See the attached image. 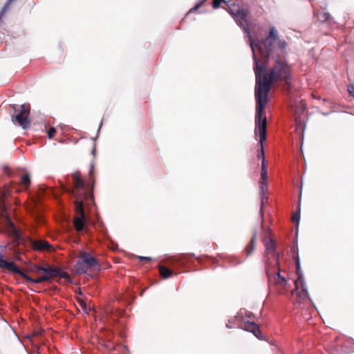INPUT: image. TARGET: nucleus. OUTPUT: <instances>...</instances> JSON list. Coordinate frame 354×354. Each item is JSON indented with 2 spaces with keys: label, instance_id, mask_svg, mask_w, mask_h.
<instances>
[{
  "label": "nucleus",
  "instance_id": "1",
  "mask_svg": "<svg viewBox=\"0 0 354 354\" xmlns=\"http://www.w3.org/2000/svg\"><path fill=\"white\" fill-rule=\"evenodd\" d=\"M249 37L255 62V120L259 122L264 120L263 113L272 86L283 82L286 89L291 86L292 66L281 53L286 48L287 43L279 38L274 27L270 28L268 35L261 42L252 40L250 35Z\"/></svg>",
  "mask_w": 354,
  "mask_h": 354
},
{
  "label": "nucleus",
  "instance_id": "2",
  "mask_svg": "<svg viewBox=\"0 0 354 354\" xmlns=\"http://www.w3.org/2000/svg\"><path fill=\"white\" fill-rule=\"evenodd\" d=\"M297 279L289 277V274L281 267H269L266 270L270 285L279 294L296 295L297 301L300 302L308 297L307 287L300 274L301 267H296Z\"/></svg>",
  "mask_w": 354,
  "mask_h": 354
},
{
  "label": "nucleus",
  "instance_id": "3",
  "mask_svg": "<svg viewBox=\"0 0 354 354\" xmlns=\"http://www.w3.org/2000/svg\"><path fill=\"white\" fill-rule=\"evenodd\" d=\"M12 274H19L26 281L27 284L52 283L57 281L64 283L72 282L68 272L60 269L61 267H3Z\"/></svg>",
  "mask_w": 354,
  "mask_h": 354
},
{
  "label": "nucleus",
  "instance_id": "4",
  "mask_svg": "<svg viewBox=\"0 0 354 354\" xmlns=\"http://www.w3.org/2000/svg\"><path fill=\"white\" fill-rule=\"evenodd\" d=\"M74 188L72 190L64 189L66 192H71L75 197V206L76 216L74 218L75 230L80 232L83 230L86 221L84 212V204L91 201L93 198V194L86 187L84 180L81 178L80 171H75L72 174Z\"/></svg>",
  "mask_w": 354,
  "mask_h": 354
},
{
  "label": "nucleus",
  "instance_id": "5",
  "mask_svg": "<svg viewBox=\"0 0 354 354\" xmlns=\"http://www.w3.org/2000/svg\"><path fill=\"white\" fill-rule=\"evenodd\" d=\"M267 118L264 117L263 120H260L259 122H257V120H255V129L254 133L255 136L259 135L260 137V145L261 149L259 153L257 155L259 158L261 159V207L263 206L265 201H268V197L266 196V192L268 189V186L266 184V180L268 179L267 170L266 167V161H265V152L263 149V142L266 140L267 138Z\"/></svg>",
  "mask_w": 354,
  "mask_h": 354
},
{
  "label": "nucleus",
  "instance_id": "6",
  "mask_svg": "<svg viewBox=\"0 0 354 354\" xmlns=\"http://www.w3.org/2000/svg\"><path fill=\"white\" fill-rule=\"evenodd\" d=\"M266 248V257L269 264L279 266V254L276 252V243L271 238H266L263 240Z\"/></svg>",
  "mask_w": 354,
  "mask_h": 354
},
{
  "label": "nucleus",
  "instance_id": "7",
  "mask_svg": "<svg viewBox=\"0 0 354 354\" xmlns=\"http://www.w3.org/2000/svg\"><path fill=\"white\" fill-rule=\"evenodd\" d=\"M95 259L89 253L82 252L78 257L77 266H97Z\"/></svg>",
  "mask_w": 354,
  "mask_h": 354
},
{
  "label": "nucleus",
  "instance_id": "8",
  "mask_svg": "<svg viewBox=\"0 0 354 354\" xmlns=\"http://www.w3.org/2000/svg\"><path fill=\"white\" fill-rule=\"evenodd\" d=\"M248 10H245L243 8H241V11L238 13L237 15L234 18L235 21H236L237 24L242 27L245 31L248 32V21H247V17H248Z\"/></svg>",
  "mask_w": 354,
  "mask_h": 354
},
{
  "label": "nucleus",
  "instance_id": "9",
  "mask_svg": "<svg viewBox=\"0 0 354 354\" xmlns=\"http://www.w3.org/2000/svg\"><path fill=\"white\" fill-rule=\"evenodd\" d=\"M29 115H23V113H19L12 121L19 124L24 129H27L30 126V120L28 118Z\"/></svg>",
  "mask_w": 354,
  "mask_h": 354
},
{
  "label": "nucleus",
  "instance_id": "10",
  "mask_svg": "<svg viewBox=\"0 0 354 354\" xmlns=\"http://www.w3.org/2000/svg\"><path fill=\"white\" fill-rule=\"evenodd\" d=\"M11 227H12V238L14 239L13 243L8 244L6 248H7L8 250H13L15 252H16L15 248L18 245L21 239L20 238V235L19 232L17 230V229L15 227L14 225L11 223L10 221H9Z\"/></svg>",
  "mask_w": 354,
  "mask_h": 354
},
{
  "label": "nucleus",
  "instance_id": "11",
  "mask_svg": "<svg viewBox=\"0 0 354 354\" xmlns=\"http://www.w3.org/2000/svg\"><path fill=\"white\" fill-rule=\"evenodd\" d=\"M31 247L35 250H47L50 248V245L48 242L42 240H30Z\"/></svg>",
  "mask_w": 354,
  "mask_h": 354
},
{
  "label": "nucleus",
  "instance_id": "12",
  "mask_svg": "<svg viewBox=\"0 0 354 354\" xmlns=\"http://www.w3.org/2000/svg\"><path fill=\"white\" fill-rule=\"evenodd\" d=\"M257 242V232L254 231L249 244L245 248L244 252L247 256L251 254L255 249Z\"/></svg>",
  "mask_w": 354,
  "mask_h": 354
},
{
  "label": "nucleus",
  "instance_id": "13",
  "mask_svg": "<svg viewBox=\"0 0 354 354\" xmlns=\"http://www.w3.org/2000/svg\"><path fill=\"white\" fill-rule=\"evenodd\" d=\"M223 8L228 10L229 13L232 16L233 18L236 17L241 11V9L239 6L233 3L231 4L230 2L228 3V6H223Z\"/></svg>",
  "mask_w": 354,
  "mask_h": 354
},
{
  "label": "nucleus",
  "instance_id": "14",
  "mask_svg": "<svg viewBox=\"0 0 354 354\" xmlns=\"http://www.w3.org/2000/svg\"><path fill=\"white\" fill-rule=\"evenodd\" d=\"M160 275L163 279H167L172 276L173 274L176 275L177 273H175L173 270L169 269V267H158Z\"/></svg>",
  "mask_w": 354,
  "mask_h": 354
},
{
  "label": "nucleus",
  "instance_id": "15",
  "mask_svg": "<svg viewBox=\"0 0 354 354\" xmlns=\"http://www.w3.org/2000/svg\"><path fill=\"white\" fill-rule=\"evenodd\" d=\"M306 109V104L302 100L297 102L295 104V112L296 115H300L304 112Z\"/></svg>",
  "mask_w": 354,
  "mask_h": 354
},
{
  "label": "nucleus",
  "instance_id": "16",
  "mask_svg": "<svg viewBox=\"0 0 354 354\" xmlns=\"http://www.w3.org/2000/svg\"><path fill=\"white\" fill-rule=\"evenodd\" d=\"M317 19L321 22L329 21L331 19L330 15L325 11L318 12L317 14Z\"/></svg>",
  "mask_w": 354,
  "mask_h": 354
},
{
  "label": "nucleus",
  "instance_id": "17",
  "mask_svg": "<svg viewBox=\"0 0 354 354\" xmlns=\"http://www.w3.org/2000/svg\"><path fill=\"white\" fill-rule=\"evenodd\" d=\"M21 184L26 188L29 187L30 184V178L28 174H25L21 176Z\"/></svg>",
  "mask_w": 354,
  "mask_h": 354
},
{
  "label": "nucleus",
  "instance_id": "18",
  "mask_svg": "<svg viewBox=\"0 0 354 354\" xmlns=\"http://www.w3.org/2000/svg\"><path fill=\"white\" fill-rule=\"evenodd\" d=\"M292 259L295 261V266H300V261H299V254H298V248L293 247L292 248Z\"/></svg>",
  "mask_w": 354,
  "mask_h": 354
},
{
  "label": "nucleus",
  "instance_id": "19",
  "mask_svg": "<svg viewBox=\"0 0 354 354\" xmlns=\"http://www.w3.org/2000/svg\"><path fill=\"white\" fill-rule=\"evenodd\" d=\"M93 267H77V272H78L79 274H83V273H86L87 274L88 272H90L91 270V269L93 268ZM97 268V271H100L101 269L100 268L101 267H96Z\"/></svg>",
  "mask_w": 354,
  "mask_h": 354
},
{
  "label": "nucleus",
  "instance_id": "20",
  "mask_svg": "<svg viewBox=\"0 0 354 354\" xmlns=\"http://www.w3.org/2000/svg\"><path fill=\"white\" fill-rule=\"evenodd\" d=\"M257 325L254 322H247L243 324V328L245 330L251 332Z\"/></svg>",
  "mask_w": 354,
  "mask_h": 354
},
{
  "label": "nucleus",
  "instance_id": "21",
  "mask_svg": "<svg viewBox=\"0 0 354 354\" xmlns=\"http://www.w3.org/2000/svg\"><path fill=\"white\" fill-rule=\"evenodd\" d=\"M251 333H252L254 334V335L256 336L259 339H263V334H262V333L259 328V326L258 325H257L256 327H254L253 328V330L251 331Z\"/></svg>",
  "mask_w": 354,
  "mask_h": 354
},
{
  "label": "nucleus",
  "instance_id": "22",
  "mask_svg": "<svg viewBox=\"0 0 354 354\" xmlns=\"http://www.w3.org/2000/svg\"><path fill=\"white\" fill-rule=\"evenodd\" d=\"M221 3H225V6H228V3H230V1H227L225 0H213L212 1V7L214 9H217L220 7Z\"/></svg>",
  "mask_w": 354,
  "mask_h": 354
},
{
  "label": "nucleus",
  "instance_id": "23",
  "mask_svg": "<svg viewBox=\"0 0 354 354\" xmlns=\"http://www.w3.org/2000/svg\"><path fill=\"white\" fill-rule=\"evenodd\" d=\"M140 263H154V259L149 257H138Z\"/></svg>",
  "mask_w": 354,
  "mask_h": 354
},
{
  "label": "nucleus",
  "instance_id": "24",
  "mask_svg": "<svg viewBox=\"0 0 354 354\" xmlns=\"http://www.w3.org/2000/svg\"><path fill=\"white\" fill-rule=\"evenodd\" d=\"M300 217V206L298 207V210L293 213L292 216V222L295 223L296 224H298L299 220Z\"/></svg>",
  "mask_w": 354,
  "mask_h": 354
},
{
  "label": "nucleus",
  "instance_id": "25",
  "mask_svg": "<svg viewBox=\"0 0 354 354\" xmlns=\"http://www.w3.org/2000/svg\"><path fill=\"white\" fill-rule=\"evenodd\" d=\"M102 345L108 351H111L114 348V344L110 341L104 342L102 343Z\"/></svg>",
  "mask_w": 354,
  "mask_h": 354
},
{
  "label": "nucleus",
  "instance_id": "26",
  "mask_svg": "<svg viewBox=\"0 0 354 354\" xmlns=\"http://www.w3.org/2000/svg\"><path fill=\"white\" fill-rule=\"evenodd\" d=\"M0 266H15L14 263L13 262H8V261L6 260H4L3 259V257L1 254H0Z\"/></svg>",
  "mask_w": 354,
  "mask_h": 354
},
{
  "label": "nucleus",
  "instance_id": "27",
  "mask_svg": "<svg viewBox=\"0 0 354 354\" xmlns=\"http://www.w3.org/2000/svg\"><path fill=\"white\" fill-rule=\"evenodd\" d=\"M56 133V130L54 127H50L48 131V136L50 139L53 138Z\"/></svg>",
  "mask_w": 354,
  "mask_h": 354
},
{
  "label": "nucleus",
  "instance_id": "28",
  "mask_svg": "<svg viewBox=\"0 0 354 354\" xmlns=\"http://www.w3.org/2000/svg\"><path fill=\"white\" fill-rule=\"evenodd\" d=\"M19 113H23V115H29V109L26 108L25 104L21 105V109Z\"/></svg>",
  "mask_w": 354,
  "mask_h": 354
},
{
  "label": "nucleus",
  "instance_id": "29",
  "mask_svg": "<svg viewBox=\"0 0 354 354\" xmlns=\"http://www.w3.org/2000/svg\"><path fill=\"white\" fill-rule=\"evenodd\" d=\"M348 91L351 96L354 97V86H349Z\"/></svg>",
  "mask_w": 354,
  "mask_h": 354
},
{
  "label": "nucleus",
  "instance_id": "30",
  "mask_svg": "<svg viewBox=\"0 0 354 354\" xmlns=\"http://www.w3.org/2000/svg\"><path fill=\"white\" fill-rule=\"evenodd\" d=\"M203 3V1H201L200 3L196 5L193 8L192 10H198L201 6V5Z\"/></svg>",
  "mask_w": 354,
  "mask_h": 354
},
{
  "label": "nucleus",
  "instance_id": "31",
  "mask_svg": "<svg viewBox=\"0 0 354 354\" xmlns=\"http://www.w3.org/2000/svg\"><path fill=\"white\" fill-rule=\"evenodd\" d=\"M93 174V166L91 165L90 171H89V175H90L91 178H92Z\"/></svg>",
  "mask_w": 354,
  "mask_h": 354
},
{
  "label": "nucleus",
  "instance_id": "32",
  "mask_svg": "<svg viewBox=\"0 0 354 354\" xmlns=\"http://www.w3.org/2000/svg\"><path fill=\"white\" fill-rule=\"evenodd\" d=\"M82 307H83L85 310H86V303L82 304Z\"/></svg>",
  "mask_w": 354,
  "mask_h": 354
},
{
  "label": "nucleus",
  "instance_id": "33",
  "mask_svg": "<svg viewBox=\"0 0 354 354\" xmlns=\"http://www.w3.org/2000/svg\"><path fill=\"white\" fill-rule=\"evenodd\" d=\"M234 263H239L240 262L237 259H234Z\"/></svg>",
  "mask_w": 354,
  "mask_h": 354
},
{
  "label": "nucleus",
  "instance_id": "34",
  "mask_svg": "<svg viewBox=\"0 0 354 354\" xmlns=\"http://www.w3.org/2000/svg\"><path fill=\"white\" fill-rule=\"evenodd\" d=\"M114 263H120V261L117 259V260L114 261Z\"/></svg>",
  "mask_w": 354,
  "mask_h": 354
},
{
  "label": "nucleus",
  "instance_id": "35",
  "mask_svg": "<svg viewBox=\"0 0 354 354\" xmlns=\"http://www.w3.org/2000/svg\"><path fill=\"white\" fill-rule=\"evenodd\" d=\"M247 316L250 318L251 317V313H250L248 315H247Z\"/></svg>",
  "mask_w": 354,
  "mask_h": 354
},
{
  "label": "nucleus",
  "instance_id": "36",
  "mask_svg": "<svg viewBox=\"0 0 354 354\" xmlns=\"http://www.w3.org/2000/svg\"><path fill=\"white\" fill-rule=\"evenodd\" d=\"M226 326H227V328H230V324H227Z\"/></svg>",
  "mask_w": 354,
  "mask_h": 354
},
{
  "label": "nucleus",
  "instance_id": "37",
  "mask_svg": "<svg viewBox=\"0 0 354 354\" xmlns=\"http://www.w3.org/2000/svg\"><path fill=\"white\" fill-rule=\"evenodd\" d=\"M12 107L15 109V110L16 111V108H15V105H13Z\"/></svg>",
  "mask_w": 354,
  "mask_h": 354
}]
</instances>
